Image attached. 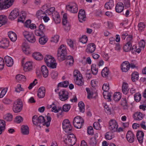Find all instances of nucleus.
Wrapping results in <instances>:
<instances>
[{"label": "nucleus", "instance_id": "1", "mask_svg": "<svg viewBox=\"0 0 146 146\" xmlns=\"http://www.w3.org/2000/svg\"><path fill=\"white\" fill-rule=\"evenodd\" d=\"M46 117L47 121L46 122L44 117L42 116H40L37 117L36 115H35L33 117V123L38 128H40V125L42 123H43V125H45L46 127H48L50 125L51 120L50 114L48 113Z\"/></svg>", "mask_w": 146, "mask_h": 146}, {"label": "nucleus", "instance_id": "2", "mask_svg": "<svg viewBox=\"0 0 146 146\" xmlns=\"http://www.w3.org/2000/svg\"><path fill=\"white\" fill-rule=\"evenodd\" d=\"M66 53V45L64 44L61 45L58 50L57 56L58 59L60 61L64 60Z\"/></svg>", "mask_w": 146, "mask_h": 146}, {"label": "nucleus", "instance_id": "3", "mask_svg": "<svg viewBox=\"0 0 146 146\" xmlns=\"http://www.w3.org/2000/svg\"><path fill=\"white\" fill-rule=\"evenodd\" d=\"M44 60L48 67L52 68H56L57 64L55 60L52 56L50 55L46 56L44 58Z\"/></svg>", "mask_w": 146, "mask_h": 146}, {"label": "nucleus", "instance_id": "4", "mask_svg": "<svg viewBox=\"0 0 146 146\" xmlns=\"http://www.w3.org/2000/svg\"><path fill=\"white\" fill-rule=\"evenodd\" d=\"M64 142L68 145L72 146L76 143V139L75 136L72 134L66 135L65 137Z\"/></svg>", "mask_w": 146, "mask_h": 146}, {"label": "nucleus", "instance_id": "5", "mask_svg": "<svg viewBox=\"0 0 146 146\" xmlns=\"http://www.w3.org/2000/svg\"><path fill=\"white\" fill-rule=\"evenodd\" d=\"M14 0H0V11L7 9L13 4Z\"/></svg>", "mask_w": 146, "mask_h": 146}, {"label": "nucleus", "instance_id": "6", "mask_svg": "<svg viewBox=\"0 0 146 146\" xmlns=\"http://www.w3.org/2000/svg\"><path fill=\"white\" fill-rule=\"evenodd\" d=\"M66 9L67 10L71 13H76L78 11V7L76 4L74 2H70L66 5Z\"/></svg>", "mask_w": 146, "mask_h": 146}, {"label": "nucleus", "instance_id": "7", "mask_svg": "<svg viewBox=\"0 0 146 146\" xmlns=\"http://www.w3.org/2000/svg\"><path fill=\"white\" fill-rule=\"evenodd\" d=\"M84 120L80 116L75 117L73 121V124L75 127L77 129L81 128L83 125Z\"/></svg>", "mask_w": 146, "mask_h": 146}, {"label": "nucleus", "instance_id": "8", "mask_svg": "<svg viewBox=\"0 0 146 146\" xmlns=\"http://www.w3.org/2000/svg\"><path fill=\"white\" fill-rule=\"evenodd\" d=\"M62 128L64 130L66 133H71L72 128L69 121L68 119L64 120L62 122Z\"/></svg>", "mask_w": 146, "mask_h": 146}, {"label": "nucleus", "instance_id": "9", "mask_svg": "<svg viewBox=\"0 0 146 146\" xmlns=\"http://www.w3.org/2000/svg\"><path fill=\"white\" fill-rule=\"evenodd\" d=\"M23 34L24 37L29 42L34 43L35 42L36 38L33 33L25 31L23 32Z\"/></svg>", "mask_w": 146, "mask_h": 146}, {"label": "nucleus", "instance_id": "10", "mask_svg": "<svg viewBox=\"0 0 146 146\" xmlns=\"http://www.w3.org/2000/svg\"><path fill=\"white\" fill-rule=\"evenodd\" d=\"M23 104L22 101L20 100H18L15 102L13 106V111L16 113L20 112L22 109Z\"/></svg>", "mask_w": 146, "mask_h": 146}, {"label": "nucleus", "instance_id": "11", "mask_svg": "<svg viewBox=\"0 0 146 146\" xmlns=\"http://www.w3.org/2000/svg\"><path fill=\"white\" fill-rule=\"evenodd\" d=\"M102 89L104 91L103 95L105 99H108L109 101H111V96L107 93L109 90V85L108 83L104 84L102 87Z\"/></svg>", "mask_w": 146, "mask_h": 146}, {"label": "nucleus", "instance_id": "12", "mask_svg": "<svg viewBox=\"0 0 146 146\" xmlns=\"http://www.w3.org/2000/svg\"><path fill=\"white\" fill-rule=\"evenodd\" d=\"M109 129L111 131L115 132L118 127L117 123L114 120L111 119L109 122Z\"/></svg>", "mask_w": 146, "mask_h": 146}, {"label": "nucleus", "instance_id": "13", "mask_svg": "<svg viewBox=\"0 0 146 146\" xmlns=\"http://www.w3.org/2000/svg\"><path fill=\"white\" fill-rule=\"evenodd\" d=\"M59 99L62 101H64L68 98V92L66 90H63L59 92Z\"/></svg>", "mask_w": 146, "mask_h": 146}, {"label": "nucleus", "instance_id": "14", "mask_svg": "<svg viewBox=\"0 0 146 146\" xmlns=\"http://www.w3.org/2000/svg\"><path fill=\"white\" fill-rule=\"evenodd\" d=\"M19 15V11L18 9H15L10 13L9 16V19L13 20L16 19Z\"/></svg>", "mask_w": 146, "mask_h": 146}, {"label": "nucleus", "instance_id": "15", "mask_svg": "<svg viewBox=\"0 0 146 146\" xmlns=\"http://www.w3.org/2000/svg\"><path fill=\"white\" fill-rule=\"evenodd\" d=\"M96 49V45L93 43H91L87 45L86 51L88 53H92L95 51Z\"/></svg>", "mask_w": 146, "mask_h": 146}, {"label": "nucleus", "instance_id": "16", "mask_svg": "<svg viewBox=\"0 0 146 146\" xmlns=\"http://www.w3.org/2000/svg\"><path fill=\"white\" fill-rule=\"evenodd\" d=\"M78 17L80 22H82L86 19L85 12L84 10L81 9L80 10L78 15Z\"/></svg>", "mask_w": 146, "mask_h": 146}, {"label": "nucleus", "instance_id": "17", "mask_svg": "<svg viewBox=\"0 0 146 146\" xmlns=\"http://www.w3.org/2000/svg\"><path fill=\"white\" fill-rule=\"evenodd\" d=\"M22 49L23 52L26 54L28 55L30 52L31 50L30 46L26 42H24L22 45Z\"/></svg>", "mask_w": 146, "mask_h": 146}, {"label": "nucleus", "instance_id": "18", "mask_svg": "<svg viewBox=\"0 0 146 146\" xmlns=\"http://www.w3.org/2000/svg\"><path fill=\"white\" fill-rule=\"evenodd\" d=\"M4 61L7 66L11 67L13 64L14 62L13 59L9 56H7L5 57Z\"/></svg>", "mask_w": 146, "mask_h": 146}, {"label": "nucleus", "instance_id": "19", "mask_svg": "<svg viewBox=\"0 0 146 146\" xmlns=\"http://www.w3.org/2000/svg\"><path fill=\"white\" fill-rule=\"evenodd\" d=\"M121 68L123 72H127L129 69L130 64L127 61L124 62L121 64Z\"/></svg>", "mask_w": 146, "mask_h": 146}, {"label": "nucleus", "instance_id": "20", "mask_svg": "<svg viewBox=\"0 0 146 146\" xmlns=\"http://www.w3.org/2000/svg\"><path fill=\"white\" fill-rule=\"evenodd\" d=\"M33 68V62L31 61H28L25 64L24 66V70L26 72L30 71L32 70Z\"/></svg>", "mask_w": 146, "mask_h": 146}, {"label": "nucleus", "instance_id": "21", "mask_svg": "<svg viewBox=\"0 0 146 146\" xmlns=\"http://www.w3.org/2000/svg\"><path fill=\"white\" fill-rule=\"evenodd\" d=\"M52 16L53 19L56 24H58L60 23V18L58 12H54L52 14Z\"/></svg>", "mask_w": 146, "mask_h": 146}, {"label": "nucleus", "instance_id": "22", "mask_svg": "<svg viewBox=\"0 0 146 146\" xmlns=\"http://www.w3.org/2000/svg\"><path fill=\"white\" fill-rule=\"evenodd\" d=\"M9 44V41L8 39L5 38L0 42V48H6Z\"/></svg>", "mask_w": 146, "mask_h": 146}, {"label": "nucleus", "instance_id": "23", "mask_svg": "<svg viewBox=\"0 0 146 146\" xmlns=\"http://www.w3.org/2000/svg\"><path fill=\"white\" fill-rule=\"evenodd\" d=\"M144 116V114L140 112L137 111L134 113L133 117L135 120H140L143 119Z\"/></svg>", "mask_w": 146, "mask_h": 146}, {"label": "nucleus", "instance_id": "24", "mask_svg": "<svg viewBox=\"0 0 146 146\" xmlns=\"http://www.w3.org/2000/svg\"><path fill=\"white\" fill-rule=\"evenodd\" d=\"M126 138L127 141L130 143H131L134 141V135L132 131H129L127 132L126 135Z\"/></svg>", "mask_w": 146, "mask_h": 146}, {"label": "nucleus", "instance_id": "25", "mask_svg": "<svg viewBox=\"0 0 146 146\" xmlns=\"http://www.w3.org/2000/svg\"><path fill=\"white\" fill-rule=\"evenodd\" d=\"M45 93V88L43 87H41L38 90V96L40 98H43L44 96Z\"/></svg>", "mask_w": 146, "mask_h": 146}, {"label": "nucleus", "instance_id": "26", "mask_svg": "<svg viewBox=\"0 0 146 146\" xmlns=\"http://www.w3.org/2000/svg\"><path fill=\"white\" fill-rule=\"evenodd\" d=\"M115 9L116 12L118 13L122 12L124 9V5L123 3L121 2L118 3L116 6Z\"/></svg>", "mask_w": 146, "mask_h": 146}, {"label": "nucleus", "instance_id": "27", "mask_svg": "<svg viewBox=\"0 0 146 146\" xmlns=\"http://www.w3.org/2000/svg\"><path fill=\"white\" fill-rule=\"evenodd\" d=\"M144 133L142 131H138L137 133V137L138 141L140 143L143 142Z\"/></svg>", "mask_w": 146, "mask_h": 146}, {"label": "nucleus", "instance_id": "28", "mask_svg": "<svg viewBox=\"0 0 146 146\" xmlns=\"http://www.w3.org/2000/svg\"><path fill=\"white\" fill-rule=\"evenodd\" d=\"M41 71L44 77L46 78L48 77V71L46 66L43 65L41 67Z\"/></svg>", "mask_w": 146, "mask_h": 146}, {"label": "nucleus", "instance_id": "29", "mask_svg": "<svg viewBox=\"0 0 146 146\" xmlns=\"http://www.w3.org/2000/svg\"><path fill=\"white\" fill-rule=\"evenodd\" d=\"M8 35L10 39L13 42H15L17 39L16 34L14 32L10 31L8 33Z\"/></svg>", "mask_w": 146, "mask_h": 146}, {"label": "nucleus", "instance_id": "30", "mask_svg": "<svg viewBox=\"0 0 146 146\" xmlns=\"http://www.w3.org/2000/svg\"><path fill=\"white\" fill-rule=\"evenodd\" d=\"M32 56L36 60H40L43 58V56L42 54L39 52H35L32 54Z\"/></svg>", "mask_w": 146, "mask_h": 146}, {"label": "nucleus", "instance_id": "31", "mask_svg": "<svg viewBox=\"0 0 146 146\" xmlns=\"http://www.w3.org/2000/svg\"><path fill=\"white\" fill-rule=\"evenodd\" d=\"M7 17L3 15H0V27L5 25L7 22Z\"/></svg>", "mask_w": 146, "mask_h": 146}, {"label": "nucleus", "instance_id": "32", "mask_svg": "<svg viewBox=\"0 0 146 146\" xmlns=\"http://www.w3.org/2000/svg\"><path fill=\"white\" fill-rule=\"evenodd\" d=\"M44 15H45L44 12L41 10H39L36 11V16L39 19H42Z\"/></svg>", "mask_w": 146, "mask_h": 146}, {"label": "nucleus", "instance_id": "33", "mask_svg": "<svg viewBox=\"0 0 146 146\" xmlns=\"http://www.w3.org/2000/svg\"><path fill=\"white\" fill-rule=\"evenodd\" d=\"M122 89V92L124 94H127L129 90L128 88V85L127 83L125 82L123 83Z\"/></svg>", "mask_w": 146, "mask_h": 146}, {"label": "nucleus", "instance_id": "34", "mask_svg": "<svg viewBox=\"0 0 146 146\" xmlns=\"http://www.w3.org/2000/svg\"><path fill=\"white\" fill-rule=\"evenodd\" d=\"M114 6L113 1L112 0H110L106 3L105 5V7L107 9H110Z\"/></svg>", "mask_w": 146, "mask_h": 146}, {"label": "nucleus", "instance_id": "35", "mask_svg": "<svg viewBox=\"0 0 146 146\" xmlns=\"http://www.w3.org/2000/svg\"><path fill=\"white\" fill-rule=\"evenodd\" d=\"M66 62L67 65H72L74 62L73 57L71 56H68L66 61Z\"/></svg>", "mask_w": 146, "mask_h": 146}, {"label": "nucleus", "instance_id": "36", "mask_svg": "<svg viewBox=\"0 0 146 146\" xmlns=\"http://www.w3.org/2000/svg\"><path fill=\"white\" fill-rule=\"evenodd\" d=\"M21 131L24 135H28L29 133V127L27 125H23L21 128Z\"/></svg>", "mask_w": 146, "mask_h": 146}, {"label": "nucleus", "instance_id": "37", "mask_svg": "<svg viewBox=\"0 0 146 146\" xmlns=\"http://www.w3.org/2000/svg\"><path fill=\"white\" fill-rule=\"evenodd\" d=\"M26 17V13L25 11H22L19 18L18 19V22H23Z\"/></svg>", "mask_w": 146, "mask_h": 146}, {"label": "nucleus", "instance_id": "38", "mask_svg": "<svg viewBox=\"0 0 146 146\" xmlns=\"http://www.w3.org/2000/svg\"><path fill=\"white\" fill-rule=\"evenodd\" d=\"M74 79L82 78V76L80 72L78 70H75L74 72Z\"/></svg>", "mask_w": 146, "mask_h": 146}, {"label": "nucleus", "instance_id": "39", "mask_svg": "<svg viewBox=\"0 0 146 146\" xmlns=\"http://www.w3.org/2000/svg\"><path fill=\"white\" fill-rule=\"evenodd\" d=\"M113 132L111 131H109L106 133L105 137L107 139L111 140L114 137V136Z\"/></svg>", "mask_w": 146, "mask_h": 146}, {"label": "nucleus", "instance_id": "40", "mask_svg": "<svg viewBox=\"0 0 146 146\" xmlns=\"http://www.w3.org/2000/svg\"><path fill=\"white\" fill-rule=\"evenodd\" d=\"M91 70L92 74L96 75L98 72L97 66L95 64H92L91 66Z\"/></svg>", "mask_w": 146, "mask_h": 146}, {"label": "nucleus", "instance_id": "41", "mask_svg": "<svg viewBox=\"0 0 146 146\" xmlns=\"http://www.w3.org/2000/svg\"><path fill=\"white\" fill-rule=\"evenodd\" d=\"M3 118L7 121H11L12 120L13 115L10 113H7L4 115Z\"/></svg>", "mask_w": 146, "mask_h": 146}, {"label": "nucleus", "instance_id": "42", "mask_svg": "<svg viewBox=\"0 0 146 146\" xmlns=\"http://www.w3.org/2000/svg\"><path fill=\"white\" fill-rule=\"evenodd\" d=\"M121 98V95L119 92L115 93L113 96V100L115 101H118L120 100Z\"/></svg>", "mask_w": 146, "mask_h": 146}, {"label": "nucleus", "instance_id": "43", "mask_svg": "<svg viewBox=\"0 0 146 146\" xmlns=\"http://www.w3.org/2000/svg\"><path fill=\"white\" fill-rule=\"evenodd\" d=\"M109 71L108 68L106 67L104 68L102 72V76L104 77H106L108 76Z\"/></svg>", "mask_w": 146, "mask_h": 146}, {"label": "nucleus", "instance_id": "44", "mask_svg": "<svg viewBox=\"0 0 146 146\" xmlns=\"http://www.w3.org/2000/svg\"><path fill=\"white\" fill-rule=\"evenodd\" d=\"M48 40L47 38L44 36H43L39 39V42L41 44H44Z\"/></svg>", "mask_w": 146, "mask_h": 146}, {"label": "nucleus", "instance_id": "45", "mask_svg": "<svg viewBox=\"0 0 146 146\" xmlns=\"http://www.w3.org/2000/svg\"><path fill=\"white\" fill-rule=\"evenodd\" d=\"M131 46L132 44H131L130 43L128 44L126 43L123 47L124 51L127 52L131 50Z\"/></svg>", "mask_w": 146, "mask_h": 146}, {"label": "nucleus", "instance_id": "46", "mask_svg": "<svg viewBox=\"0 0 146 146\" xmlns=\"http://www.w3.org/2000/svg\"><path fill=\"white\" fill-rule=\"evenodd\" d=\"M16 79L18 82L20 81H24L25 80V77L22 75L18 74L16 76Z\"/></svg>", "mask_w": 146, "mask_h": 146}, {"label": "nucleus", "instance_id": "47", "mask_svg": "<svg viewBox=\"0 0 146 146\" xmlns=\"http://www.w3.org/2000/svg\"><path fill=\"white\" fill-rule=\"evenodd\" d=\"M86 90L87 92L88 98V99L92 98L94 93L92 90H90L89 88H86Z\"/></svg>", "mask_w": 146, "mask_h": 146}, {"label": "nucleus", "instance_id": "48", "mask_svg": "<svg viewBox=\"0 0 146 146\" xmlns=\"http://www.w3.org/2000/svg\"><path fill=\"white\" fill-rule=\"evenodd\" d=\"M80 112L83 113L85 111L84 105L82 101L80 102L78 104Z\"/></svg>", "mask_w": 146, "mask_h": 146}, {"label": "nucleus", "instance_id": "49", "mask_svg": "<svg viewBox=\"0 0 146 146\" xmlns=\"http://www.w3.org/2000/svg\"><path fill=\"white\" fill-rule=\"evenodd\" d=\"M139 74L137 72H134L132 74L131 79L132 81L135 82L138 79Z\"/></svg>", "mask_w": 146, "mask_h": 146}, {"label": "nucleus", "instance_id": "50", "mask_svg": "<svg viewBox=\"0 0 146 146\" xmlns=\"http://www.w3.org/2000/svg\"><path fill=\"white\" fill-rule=\"evenodd\" d=\"M135 100L137 102H139L141 100V96L140 94L137 92L135 94L134 96Z\"/></svg>", "mask_w": 146, "mask_h": 146}, {"label": "nucleus", "instance_id": "51", "mask_svg": "<svg viewBox=\"0 0 146 146\" xmlns=\"http://www.w3.org/2000/svg\"><path fill=\"white\" fill-rule=\"evenodd\" d=\"M69 84V82L68 81H64L59 83L58 84V87H66Z\"/></svg>", "mask_w": 146, "mask_h": 146}, {"label": "nucleus", "instance_id": "52", "mask_svg": "<svg viewBox=\"0 0 146 146\" xmlns=\"http://www.w3.org/2000/svg\"><path fill=\"white\" fill-rule=\"evenodd\" d=\"M76 84L78 86H81L84 84V82L82 80V78L80 79H74Z\"/></svg>", "mask_w": 146, "mask_h": 146}, {"label": "nucleus", "instance_id": "53", "mask_svg": "<svg viewBox=\"0 0 146 146\" xmlns=\"http://www.w3.org/2000/svg\"><path fill=\"white\" fill-rule=\"evenodd\" d=\"M12 101L8 98H5L3 100V102L6 105H9L11 104Z\"/></svg>", "mask_w": 146, "mask_h": 146}, {"label": "nucleus", "instance_id": "54", "mask_svg": "<svg viewBox=\"0 0 146 146\" xmlns=\"http://www.w3.org/2000/svg\"><path fill=\"white\" fill-rule=\"evenodd\" d=\"M61 110V108L60 107H57L56 106H54L52 108L51 111H52L55 113H57Z\"/></svg>", "mask_w": 146, "mask_h": 146}, {"label": "nucleus", "instance_id": "55", "mask_svg": "<svg viewBox=\"0 0 146 146\" xmlns=\"http://www.w3.org/2000/svg\"><path fill=\"white\" fill-rule=\"evenodd\" d=\"M137 26L139 31L141 32L145 28V25L144 23L140 22L138 24Z\"/></svg>", "mask_w": 146, "mask_h": 146}, {"label": "nucleus", "instance_id": "56", "mask_svg": "<svg viewBox=\"0 0 146 146\" xmlns=\"http://www.w3.org/2000/svg\"><path fill=\"white\" fill-rule=\"evenodd\" d=\"M50 75L51 78L53 79H56L58 78V74L56 71H52Z\"/></svg>", "mask_w": 146, "mask_h": 146}, {"label": "nucleus", "instance_id": "57", "mask_svg": "<svg viewBox=\"0 0 146 146\" xmlns=\"http://www.w3.org/2000/svg\"><path fill=\"white\" fill-rule=\"evenodd\" d=\"M104 110L106 113L109 114H111V110L110 109L108 105L106 103H103Z\"/></svg>", "mask_w": 146, "mask_h": 146}, {"label": "nucleus", "instance_id": "58", "mask_svg": "<svg viewBox=\"0 0 146 146\" xmlns=\"http://www.w3.org/2000/svg\"><path fill=\"white\" fill-rule=\"evenodd\" d=\"M24 90V89L21 87L20 84H18L15 89V91L18 93H19L21 91H23Z\"/></svg>", "mask_w": 146, "mask_h": 146}, {"label": "nucleus", "instance_id": "59", "mask_svg": "<svg viewBox=\"0 0 146 146\" xmlns=\"http://www.w3.org/2000/svg\"><path fill=\"white\" fill-rule=\"evenodd\" d=\"M70 106L69 104H65L63 105L62 109L64 111L68 112L70 108Z\"/></svg>", "mask_w": 146, "mask_h": 146}, {"label": "nucleus", "instance_id": "60", "mask_svg": "<svg viewBox=\"0 0 146 146\" xmlns=\"http://www.w3.org/2000/svg\"><path fill=\"white\" fill-rule=\"evenodd\" d=\"M96 143V138L95 137L92 138L90 139L89 141V143L91 146H95Z\"/></svg>", "mask_w": 146, "mask_h": 146}, {"label": "nucleus", "instance_id": "61", "mask_svg": "<svg viewBox=\"0 0 146 146\" xmlns=\"http://www.w3.org/2000/svg\"><path fill=\"white\" fill-rule=\"evenodd\" d=\"M133 36L132 35H129L126 38V41L127 43H130L132 44V43L133 42Z\"/></svg>", "mask_w": 146, "mask_h": 146}, {"label": "nucleus", "instance_id": "62", "mask_svg": "<svg viewBox=\"0 0 146 146\" xmlns=\"http://www.w3.org/2000/svg\"><path fill=\"white\" fill-rule=\"evenodd\" d=\"M59 38V36L58 35H55L52 38L51 41L52 42L56 43L58 41Z\"/></svg>", "mask_w": 146, "mask_h": 146}, {"label": "nucleus", "instance_id": "63", "mask_svg": "<svg viewBox=\"0 0 146 146\" xmlns=\"http://www.w3.org/2000/svg\"><path fill=\"white\" fill-rule=\"evenodd\" d=\"M75 42L74 41L70 39H68L67 40V42L68 44L71 48H73Z\"/></svg>", "mask_w": 146, "mask_h": 146}, {"label": "nucleus", "instance_id": "64", "mask_svg": "<svg viewBox=\"0 0 146 146\" xmlns=\"http://www.w3.org/2000/svg\"><path fill=\"white\" fill-rule=\"evenodd\" d=\"M23 118L20 116H16L15 119V121L17 123H20L23 121Z\"/></svg>", "mask_w": 146, "mask_h": 146}]
</instances>
